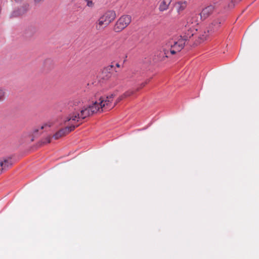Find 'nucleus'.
Here are the masks:
<instances>
[{
    "instance_id": "f257e3e1",
    "label": "nucleus",
    "mask_w": 259,
    "mask_h": 259,
    "mask_svg": "<svg viewBox=\"0 0 259 259\" xmlns=\"http://www.w3.org/2000/svg\"><path fill=\"white\" fill-rule=\"evenodd\" d=\"M114 96V95L111 94L106 97H100L98 100L93 101L92 105L86 107H81L78 110L80 118L84 119L97 111H103L104 109L110 110L113 108L117 104L116 101L114 103H112Z\"/></svg>"
},
{
    "instance_id": "f03ea898",
    "label": "nucleus",
    "mask_w": 259,
    "mask_h": 259,
    "mask_svg": "<svg viewBox=\"0 0 259 259\" xmlns=\"http://www.w3.org/2000/svg\"><path fill=\"white\" fill-rule=\"evenodd\" d=\"M116 14L113 10L105 12L95 23V29L97 31H103L116 18Z\"/></svg>"
},
{
    "instance_id": "7ed1b4c3",
    "label": "nucleus",
    "mask_w": 259,
    "mask_h": 259,
    "mask_svg": "<svg viewBox=\"0 0 259 259\" xmlns=\"http://www.w3.org/2000/svg\"><path fill=\"white\" fill-rule=\"evenodd\" d=\"M185 41L182 39V35L169 40L167 44V47H170L169 50L171 54H175L182 50L185 45Z\"/></svg>"
},
{
    "instance_id": "20e7f679",
    "label": "nucleus",
    "mask_w": 259,
    "mask_h": 259,
    "mask_svg": "<svg viewBox=\"0 0 259 259\" xmlns=\"http://www.w3.org/2000/svg\"><path fill=\"white\" fill-rule=\"evenodd\" d=\"M132 21V17L129 15H123L115 22L113 30L116 32H121Z\"/></svg>"
},
{
    "instance_id": "39448f33",
    "label": "nucleus",
    "mask_w": 259,
    "mask_h": 259,
    "mask_svg": "<svg viewBox=\"0 0 259 259\" xmlns=\"http://www.w3.org/2000/svg\"><path fill=\"white\" fill-rule=\"evenodd\" d=\"M83 120L82 118L80 117V113L77 110L70 113L66 118L64 121L65 123L68 122L69 124L71 125H77V126L79 125V122H81V120Z\"/></svg>"
},
{
    "instance_id": "423d86ee",
    "label": "nucleus",
    "mask_w": 259,
    "mask_h": 259,
    "mask_svg": "<svg viewBox=\"0 0 259 259\" xmlns=\"http://www.w3.org/2000/svg\"><path fill=\"white\" fill-rule=\"evenodd\" d=\"M210 35V33L208 32V30L206 28L201 29L199 31L197 29V32H195L194 44L197 45L203 42Z\"/></svg>"
},
{
    "instance_id": "0eeeda50",
    "label": "nucleus",
    "mask_w": 259,
    "mask_h": 259,
    "mask_svg": "<svg viewBox=\"0 0 259 259\" xmlns=\"http://www.w3.org/2000/svg\"><path fill=\"white\" fill-rule=\"evenodd\" d=\"M199 14L192 13L186 19L185 27L187 28H195L199 23Z\"/></svg>"
},
{
    "instance_id": "6e6552de",
    "label": "nucleus",
    "mask_w": 259,
    "mask_h": 259,
    "mask_svg": "<svg viewBox=\"0 0 259 259\" xmlns=\"http://www.w3.org/2000/svg\"><path fill=\"white\" fill-rule=\"evenodd\" d=\"M147 83V82H143L141 84L140 86L137 88L136 90H130L128 91H127L116 99V103H119L121 100L127 97H131L135 95L137 92L140 91V90H141L142 88L145 87Z\"/></svg>"
},
{
    "instance_id": "1a4fd4ad",
    "label": "nucleus",
    "mask_w": 259,
    "mask_h": 259,
    "mask_svg": "<svg viewBox=\"0 0 259 259\" xmlns=\"http://www.w3.org/2000/svg\"><path fill=\"white\" fill-rule=\"evenodd\" d=\"M76 127H77V125L67 126L64 128H62L54 135L53 138L55 140H57L73 131Z\"/></svg>"
},
{
    "instance_id": "9d476101",
    "label": "nucleus",
    "mask_w": 259,
    "mask_h": 259,
    "mask_svg": "<svg viewBox=\"0 0 259 259\" xmlns=\"http://www.w3.org/2000/svg\"><path fill=\"white\" fill-rule=\"evenodd\" d=\"M196 32H197V29L196 28H188L187 31L182 36V39L185 42L188 40H191L194 42Z\"/></svg>"
},
{
    "instance_id": "9b49d317",
    "label": "nucleus",
    "mask_w": 259,
    "mask_h": 259,
    "mask_svg": "<svg viewBox=\"0 0 259 259\" xmlns=\"http://www.w3.org/2000/svg\"><path fill=\"white\" fill-rule=\"evenodd\" d=\"M214 10V6L212 5L204 8L201 12L199 14L200 16V19L202 20H205L213 13Z\"/></svg>"
},
{
    "instance_id": "f8f14e48",
    "label": "nucleus",
    "mask_w": 259,
    "mask_h": 259,
    "mask_svg": "<svg viewBox=\"0 0 259 259\" xmlns=\"http://www.w3.org/2000/svg\"><path fill=\"white\" fill-rule=\"evenodd\" d=\"M13 162L11 158H2L0 159V174L3 170L11 166Z\"/></svg>"
},
{
    "instance_id": "ddd939ff",
    "label": "nucleus",
    "mask_w": 259,
    "mask_h": 259,
    "mask_svg": "<svg viewBox=\"0 0 259 259\" xmlns=\"http://www.w3.org/2000/svg\"><path fill=\"white\" fill-rule=\"evenodd\" d=\"M221 21L220 19L214 20L206 28L208 32L211 35L214 32L218 30L221 26Z\"/></svg>"
},
{
    "instance_id": "4468645a",
    "label": "nucleus",
    "mask_w": 259,
    "mask_h": 259,
    "mask_svg": "<svg viewBox=\"0 0 259 259\" xmlns=\"http://www.w3.org/2000/svg\"><path fill=\"white\" fill-rule=\"evenodd\" d=\"M172 0H160L159 2L158 10L160 12L167 11Z\"/></svg>"
},
{
    "instance_id": "2eb2a0df",
    "label": "nucleus",
    "mask_w": 259,
    "mask_h": 259,
    "mask_svg": "<svg viewBox=\"0 0 259 259\" xmlns=\"http://www.w3.org/2000/svg\"><path fill=\"white\" fill-rule=\"evenodd\" d=\"M187 5V2L184 0H182L176 2L175 3V8L177 12L179 14H181L186 9Z\"/></svg>"
},
{
    "instance_id": "dca6fc26",
    "label": "nucleus",
    "mask_w": 259,
    "mask_h": 259,
    "mask_svg": "<svg viewBox=\"0 0 259 259\" xmlns=\"http://www.w3.org/2000/svg\"><path fill=\"white\" fill-rule=\"evenodd\" d=\"M114 69L115 66L113 64H111L105 68L102 72V74L103 75V77L106 79L110 77L111 76V73Z\"/></svg>"
},
{
    "instance_id": "f3484780",
    "label": "nucleus",
    "mask_w": 259,
    "mask_h": 259,
    "mask_svg": "<svg viewBox=\"0 0 259 259\" xmlns=\"http://www.w3.org/2000/svg\"><path fill=\"white\" fill-rule=\"evenodd\" d=\"M70 106L74 107L75 111H77V110H78L79 109L81 108L83 105V102L80 98H75L73 99L70 102Z\"/></svg>"
},
{
    "instance_id": "a211bd4d",
    "label": "nucleus",
    "mask_w": 259,
    "mask_h": 259,
    "mask_svg": "<svg viewBox=\"0 0 259 259\" xmlns=\"http://www.w3.org/2000/svg\"><path fill=\"white\" fill-rule=\"evenodd\" d=\"M26 11V9L23 7L14 10L11 14V17H16L23 15Z\"/></svg>"
},
{
    "instance_id": "6ab92c4d",
    "label": "nucleus",
    "mask_w": 259,
    "mask_h": 259,
    "mask_svg": "<svg viewBox=\"0 0 259 259\" xmlns=\"http://www.w3.org/2000/svg\"><path fill=\"white\" fill-rule=\"evenodd\" d=\"M6 90L3 88H0V103L3 102L6 98Z\"/></svg>"
},
{
    "instance_id": "aec40b11",
    "label": "nucleus",
    "mask_w": 259,
    "mask_h": 259,
    "mask_svg": "<svg viewBox=\"0 0 259 259\" xmlns=\"http://www.w3.org/2000/svg\"><path fill=\"white\" fill-rule=\"evenodd\" d=\"M168 51L164 50L163 52H159V55L161 56V58H159V60H162L164 58L168 57Z\"/></svg>"
},
{
    "instance_id": "412c9836",
    "label": "nucleus",
    "mask_w": 259,
    "mask_h": 259,
    "mask_svg": "<svg viewBox=\"0 0 259 259\" xmlns=\"http://www.w3.org/2000/svg\"><path fill=\"white\" fill-rule=\"evenodd\" d=\"M87 2V6L90 8H93L94 6V3L92 0H84Z\"/></svg>"
},
{
    "instance_id": "4be33fe9",
    "label": "nucleus",
    "mask_w": 259,
    "mask_h": 259,
    "mask_svg": "<svg viewBox=\"0 0 259 259\" xmlns=\"http://www.w3.org/2000/svg\"><path fill=\"white\" fill-rule=\"evenodd\" d=\"M51 137L50 136H48L46 137L45 139L43 140L42 143L44 144H47L51 142Z\"/></svg>"
},
{
    "instance_id": "5701e85b",
    "label": "nucleus",
    "mask_w": 259,
    "mask_h": 259,
    "mask_svg": "<svg viewBox=\"0 0 259 259\" xmlns=\"http://www.w3.org/2000/svg\"><path fill=\"white\" fill-rule=\"evenodd\" d=\"M35 3H39L42 0H34Z\"/></svg>"
},
{
    "instance_id": "b1692460",
    "label": "nucleus",
    "mask_w": 259,
    "mask_h": 259,
    "mask_svg": "<svg viewBox=\"0 0 259 259\" xmlns=\"http://www.w3.org/2000/svg\"><path fill=\"white\" fill-rule=\"evenodd\" d=\"M116 66L117 67H118V68H119V67H120V65H119V64H118V63H116Z\"/></svg>"
},
{
    "instance_id": "393cba45",
    "label": "nucleus",
    "mask_w": 259,
    "mask_h": 259,
    "mask_svg": "<svg viewBox=\"0 0 259 259\" xmlns=\"http://www.w3.org/2000/svg\"><path fill=\"white\" fill-rule=\"evenodd\" d=\"M43 128H44V126H42L41 127V129L42 130V129H43Z\"/></svg>"
}]
</instances>
